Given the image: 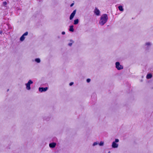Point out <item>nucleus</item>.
I'll return each mask as SVG.
<instances>
[{
    "label": "nucleus",
    "instance_id": "b1692460",
    "mask_svg": "<svg viewBox=\"0 0 153 153\" xmlns=\"http://www.w3.org/2000/svg\"><path fill=\"white\" fill-rule=\"evenodd\" d=\"M108 153H110V151L108 152Z\"/></svg>",
    "mask_w": 153,
    "mask_h": 153
},
{
    "label": "nucleus",
    "instance_id": "4be33fe9",
    "mask_svg": "<svg viewBox=\"0 0 153 153\" xmlns=\"http://www.w3.org/2000/svg\"><path fill=\"white\" fill-rule=\"evenodd\" d=\"M62 35H64L65 34V32H64V31H63V32H62Z\"/></svg>",
    "mask_w": 153,
    "mask_h": 153
},
{
    "label": "nucleus",
    "instance_id": "7ed1b4c3",
    "mask_svg": "<svg viewBox=\"0 0 153 153\" xmlns=\"http://www.w3.org/2000/svg\"><path fill=\"white\" fill-rule=\"evenodd\" d=\"M116 68L118 70H120L123 69V66L120 65L119 62H117L115 63Z\"/></svg>",
    "mask_w": 153,
    "mask_h": 153
},
{
    "label": "nucleus",
    "instance_id": "6ab92c4d",
    "mask_svg": "<svg viewBox=\"0 0 153 153\" xmlns=\"http://www.w3.org/2000/svg\"><path fill=\"white\" fill-rule=\"evenodd\" d=\"M98 144V143L97 142H94L93 144V146H94Z\"/></svg>",
    "mask_w": 153,
    "mask_h": 153
},
{
    "label": "nucleus",
    "instance_id": "5701e85b",
    "mask_svg": "<svg viewBox=\"0 0 153 153\" xmlns=\"http://www.w3.org/2000/svg\"><path fill=\"white\" fill-rule=\"evenodd\" d=\"M73 4H71V7H72V6L73 5Z\"/></svg>",
    "mask_w": 153,
    "mask_h": 153
},
{
    "label": "nucleus",
    "instance_id": "0eeeda50",
    "mask_svg": "<svg viewBox=\"0 0 153 153\" xmlns=\"http://www.w3.org/2000/svg\"><path fill=\"white\" fill-rule=\"evenodd\" d=\"M94 13L97 16H99L100 14V11L99 9L96 8L94 10Z\"/></svg>",
    "mask_w": 153,
    "mask_h": 153
},
{
    "label": "nucleus",
    "instance_id": "412c9836",
    "mask_svg": "<svg viewBox=\"0 0 153 153\" xmlns=\"http://www.w3.org/2000/svg\"><path fill=\"white\" fill-rule=\"evenodd\" d=\"M73 84H74V83L73 82H71L70 83L69 85L70 86H71Z\"/></svg>",
    "mask_w": 153,
    "mask_h": 153
},
{
    "label": "nucleus",
    "instance_id": "1a4fd4ad",
    "mask_svg": "<svg viewBox=\"0 0 153 153\" xmlns=\"http://www.w3.org/2000/svg\"><path fill=\"white\" fill-rule=\"evenodd\" d=\"M76 13V10H74L73 12L71 13L70 17V20H72L74 16Z\"/></svg>",
    "mask_w": 153,
    "mask_h": 153
},
{
    "label": "nucleus",
    "instance_id": "aec40b11",
    "mask_svg": "<svg viewBox=\"0 0 153 153\" xmlns=\"http://www.w3.org/2000/svg\"><path fill=\"white\" fill-rule=\"evenodd\" d=\"M90 81H91V79H88L86 80V81L87 82H90Z\"/></svg>",
    "mask_w": 153,
    "mask_h": 153
},
{
    "label": "nucleus",
    "instance_id": "39448f33",
    "mask_svg": "<svg viewBox=\"0 0 153 153\" xmlns=\"http://www.w3.org/2000/svg\"><path fill=\"white\" fill-rule=\"evenodd\" d=\"M28 34V33L27 32H26L25 33H24L22 36L20 38V40L22 42L25 40V36H27Z\"/></svg>",
    "mask_w": 153,
    "mask_h": 153
},
{
    "label": "nucleus",
    "instance_id": "dca6fc26",
    "mask_svg": "<svg viewBox=\"0 0 153 153\" xmlns=\"http://www.w3.org/2000/svg\"><path fill=\"white\" fill-rule=\"evenodd\" d=\"M7 4V3L6 1H4L3 2V5L5 7H6V5Z\"/></svg>",
    "mask_w": 153,
    "mask_h": 153
},
{
    "label": "nucleus",
    "instance_id": "a211bd4d",
    "mask_svg": "<svg viewBox=\"0 0 153 153\" xmlns=\"http://www.w3.org/2000/svg\"><path fill=\"white\" fill-rule=\"evenodd\" d=\"M71 43H70L68 44V45H69V46H71L73 44V41H71Z\"/></svg>",
    "mask_w": 153,
    "mask_h": 153
},
{
    "label": "nucleus",
    "instance_id": "9b49d317",
    "mask_svg": "<svg viewBox=\"0 0 153 153\" xmlns=\"http://www.w3.org/2000/svg\"><path fill=\"white\" fill-rule=\"evenodd\" d=\"M152 77V74H147L146 77L147 79H149L151 78Z\"/></svg>",
    "mask_w": 153,
    "mask_h": 153
},
{
    "label": "nucleus",
    "instance_id": "f03ea898",
    "mask_svg": "<svg viewBox=\"0 0 153 153\" xmlns=\"http://www.w3.org/2000/svg\"><path fill=\"white\" fill-rule=\"evenodd\" d=\"M119 140L118 139H116L112 143L111 146L113 148H117L118 147L119 145L117 143L119 142Z\"/></svg>",
    "mask_w": 153,
    "mask_h": 153
},
{
    "label": "nucleus",
    "instance_id": "f3484780",
    "mask_svg": "<svg viewBox=\"0 0 153 153\" xmlns=\"http://www.w3.org/2000/svg\"><path fill=\"white\" fill-rule=\"evenodd\" d=\"M99 144L100 146H103L104 144V143L103 141H101Z\"/></svg>",
    "mask_w": 153,
    "mask_h": 153
},
{
    "label": "nucleus",
    "instance_id": "ddd939ff",
    "mask_svg": "<svg viewBox=\"0 0 153 153\" xmlns=\"http://www.w3.org/2000/svg\"><path fill=\"white\" fill-rule=\"evenodd\" d=\"M79 23V19H77L75 20L74 21V25H76Z\"/></svg>",
    "mask_w": 153,
    "mask_h": 153
},
{
    "label": "nucleus",
    "instance_id": "20e7f679",
    "mask_svg": "<svg viewBox=\"0 0 153 153\" xmlns=\"http://www.w3.org/2000/svg\"><path fill=\"white\" fill-rule=\"evenodd\" d=\"M33 82L31 80H29L27 83L25 84L26 88L27 90H29L30 89V85L31 84H33Z\"/></svg>",
    "mask_w": 153,
    "mask_h": 153
},
{
    "label": "nucleus",
    "instance_id": "4468645a",
    "mask_svg": "<svg viewBox=\"0 0 153 153\" xmlns=\"http://www.w3.org/2000/svg\"><path fill=\"white\" fill-rule=\"evenodd\" d=\"M35 61L37 63H39L40 62L41 60L39 58H36L35 59Z\"/></svg>",
    "mask_w": 153,
    "mask_h": 153
},
{
    "label": "nucleus",
    "instance_id": "9d476101",
    "mask_svg": "<svg viewBox=\"0 0 153 153\" xmlns=\"http://www.w3.org/2000/svg\"><path fill=\"white\" fill-rule=\"evenodd\" d=\"M56 145V143H52L49 144V146L51 148H54Z\"/></svg>",
    "mask_w": 153,
    "mask_h": 153
},
{
    "label": "nucleus",
    "instance_id": "f8f14e48",
    "mask_svg": "<svg viewBox=\"0 0 153 153\" xmlns=\"http://www.w3.org/2000/svg\"><path fill=\"white\" fill-rule=\"evenodd\" d=\"M73 26L71 25L70 26V28L69 29V30L71 32H73L74 31V29L73 28Z\"/></svg>",
    "mask_w": 153,
    "mask_h": 153
},
{
    "label": "nucleus",
    "instance_id": "f257e3e1",
    "mask_svg": "<svg viewBox=\"0 0 153 153\" xmlns=\"http://www.w3.org/2000/svg\"><path fill=\"white\" fill-rule=\"evenodd\" d=\"M108 19V17L107 14H103L100 18L99 22V24L102 26L106 22Z\"/></svg>",
    "mask_w": 153,
    "mask_h": 153
},
{
    "label": "nucleus",
    "instance_id": "6e6552de",
    "mask_svg": "<svg viewBox=\"0 0 153 153\" xmlns=\"http://www.w3.org/2000/svg\"><path fill=\"white\" fill-rule=\"evenodd\" d=\"M152 45V44L151 42H147L145 43L144 46L146 48H148L150 47Z\"/></svg>",
    "mask_w": 153,
    "mask_h": 153
},
{
    "label": "nucleus",
    "instance_id": "423d86ee",
    "mask_svg": "<svg viewBox=\"0 0 153 153\" xmlns=\"http://www.w3.org/2000/svg\"><path fill=\"white\" fill-rule=\"evenodd\" d=\"M48 88L47 87L43 88L40 87L39 88V91L42 92L46 91L48 90Z\"/></svg>",
    "mask_w": 153,
    "mask_h": 153
},
{
    "label": "nucleus",
    "instance_id": "2eb2a0df",
    "mask_svg": "<svg viewBox=\"0 0 153 153\" xmlns=\"http://www.w3.org/2000/svg\"><path fill=\"white\" fill-rule=\"evenodd\" d=\"M118 8L119 10L121 11H123V7L121 5L119 6L118 7Z\"/></svg>",
    "mask_w": 153,
    "mask_h": 153
}]
</instances>
